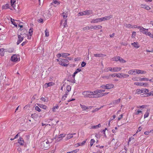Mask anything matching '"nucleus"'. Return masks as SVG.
<instances>
[{"label": "nucleus", "instance_id": "obj_33", "mask_svg": "<svg viewBox=\"0 0 153 153\" xmlns=\"http://www.w3.org/2000/svg\"><path fill=\"white\" fill-rule=\"evenodd\" d=\"M149 90L147 89H144L143 90V93H146V95H147V94L149 92Z\"/></svg>", "mask_w": 153, "mask_h": 153}, {"label": "nucleus", "instance_id": "obj_64", "mask_svg": "<svg viewBox=\"0 0 153 153\" xmlns=\"http://www.w3.org/2000/svg\"><path fill=\"white\" fill-rule=\"evenodd\" d=\"M73 137V136H68L67 137H66V138L65 139V140H68V139H70L71 138H72V137Z\"/></svg>", "mask_w": 153, "mask_h": 153}, {"label": "nucleus", "instance_id": "obj_40", "mask_svg": "<svg viewBox=\"0 0 153 153\" xmlns=\"http://www.w3.org/2000/svg\"><path fill=\"white\" fill-rule=\"evenodd\" d=\"M11 21L12 24H13L14 26L17 27V25L16 24V23L15 22H14V19H12L11 18Z\"/></svg>", "mask_w": 153, "mask_h": 153}, {"label": "nucleus", "instance_id": "obj_31", "mask_svg": "<svg viewBox=\"0 0 153 153\" xmlns=\"http://www.w3.org/2000/svg\"><path fill=\"white\" fill-rule=\"evenodd\" d=\"M59 64L60 65L64 66V67H67L68 65V64H66V63H65L62 62H59Z\"/></svg>", "mask_w": 153, "mask_h": 153}, {"label": "nucleus", "instance_id": "obj_23", "mask_svg": "<svg viewBox=\"0 0 153 153\" xmlns=\"http://www.w3.org/2000/svg\"><path fill=\"white\" fill-rule=\"evenodd\" d=\"M141 7L145 8L147 10H149L150 9L149 7L146 5L141 4Z\"/></svg>", "mask_w": 153, "mask_h": 153}, {"label": "nucleus", "instance_id": "obj_41", "mask_svg": "<svg viewBox=\"0 0 153 153\" xmlns=\"http://www.w3.org/2000/svg\"><path fill=\"white\" fill-rule=\"evenodd\" d=\"M123 73H119L117 74V77L119 78H123Z\"/></svg>", "mask_w": 153, "mask_h": 153}, {"label": "nucleus", "instance_id": "obj_58", "mask_svg": "<svg viewBox=\"0 0 153 153\" xmlns=\"http://www.w3.org/2000/svg\"><path fill=\"white\" fill-rule=\"evenodd\" d=\"M136 36V32L134 31L133 32L132 35L131 36V37L132 38H135Z\"/></svg>", "mask_w": 153, "mask_h": 153}, {"label": "nucleus", "instance_id": "obj_48", "mask_svg": "<svg viewBox=\"0 0 153 153\" xmlns=\"http://www.w3.org/2000/svg\"><path fill=\"white\" fill-rule=\"evenodd\" d=\"M109 75H110V77H115L116 76L117 77V74H116V73H114V74H109Z\"/></svg>", "mask_w": 153, "mask_h": 153}, {"label": "nucleus", "instance_id": "obj_3", "mask_svg": "<svg viewBox=\"0 0 153 153\" xmlns=\"http://www.w3.org/2000/svg\"><path fill=\"white\" fill-rule=\"evenodd\" d=\"M102 28V26L100 25H95V26H91V29L94 30H98L101 29Z\"/></svg>", "mask_w": 153, "mask_h": 153}, {"label": "nucleus", "instance_id": "obj_51", "mask_svg": "<svg viewBox=\"0 0 153 153\" xmlns=\"http://www.w3.org/2000/svg\"><path fill=\"white\" fill-rule=\"evenodd\" d=\"M67 81L73 83L75 82V79H67Z\"/></svg>", "mask_w": 153, "mask_h": 153}, {"label": "nucleus", "instance_id": "obj_29", "mask_svg": "<svg viewBox=\"0 0 153 153\" xmlns=\"http://www.w3.org/2000/svg\"><path fill=\"white\" fill-rule=\"evenodd\" d=\"M143 90H140V89H137L136 90V93L138 94H140L142 93H143Z\"/></svg>", "mask_w": 153, "mask_h": 153}, {"label": "nucleus", "instance_id": "obj_34", "mask_svg": "<svg viewBox=\"0 0 153 153\" xmlns=\"http://www.w3.org/2000/svg\"><path fill=\"white\" fill-rule=\"evenodd\" d=\"M80 105L81 107V108L82 109L83 111H85V110L88 109L87 107L85 105H82L81 104H80Z\"/></svg>", "mask_w": 153, "mask_h": 153}, {"label": "nucleus", "instance_id": "obj_57", "mask_svg": "<svg viewBox=\"0 0 153 153\" xmlns=\"http://www.w3.org/2000/svg\"><path fill=\"white\" fill-rule=\"evenodd\" d=\"M101 108V107H100L99 108H96L94 110H93L92 111V112L93 113H94L95 112L97 111H98L99 110H100Z\"/></svg>", "mask_w": 153, "mask_h": 153}, {"label": "nucleus", "instance_id": "obj_61", "mask_svg": "<svg viewBox=\"0 0 153 153\" xmlns=\"http://www.w3.org/2000/svg\"><path fill=\"white\" fill-rule=\"evenodd\" d=\"M65 135L64 134H61L59 135V138L64 137L65 136Z\"/></svg>", "mask_w": 153, "mask_h": 153}, {"label": "nucleus", "instance_id": "obj_26", "mask_svg": "<svg viewBox=\"0 0 153 153\" xmlns=\"http://www.w3.org/2000/svg\"><path fill=\"white\" fill-rule=\"evenodd\" d=\"M89 92V91H85L82 92V94L84 95V97H88Z\"/></svg>", "mask_w": 153, "mask_h": 153}, {"label": "nucleus", "instance_id": "obj_38", "mask_svg": "<svg viewBox=\"0 0 153 153\" xmlns=\"http://www.w3.org/2000/svg\"><path fill=\"white\" fill-rule=\"evenodd\" d=\"M59 106L58 105H56L55 106H54L53 108H52V111L54 112H55L56 111V109H57L58 108Z\"/></svg>", "mask_w": 153, "mask_h": 153}, {"label": "nucleus", "instance_id": "obj_45", "mask_svg": "<svg viewBox=\"0 0 153 153\" xmlns=\"http://www.w3.org/2000/svg\"><path fill=\"white\" fill-rule=\"evenodd\" d=\"M140 81H147L149 80L148 78H140Z\"/></svg>", "mask_w": 153, "mask_h": 153}, {"label": "nucleus", "instance_id": "obj_7", "mask_svg": "<svg viewBox=\"0 0 153 153\" xmlns=\"http://www.w3.org/2000/svg\"><path fill=\"white\" fill-rule=\"evenodd\" d=\"M54 83L53 82H50L48 83H46L45 84L44 86L45 88L50 87L54 85Z\"/></svg>", "mask_w": 153, "mask_h": 153}, {"label": "nucleus", "instance_id": "obj_52", "mask_svg": "<svg viewBox=\"0 0 153 153\" xmlns=\"http://www.w3.org/2000/svg\"><path fill=\"white\" fill-rule=\"evenodd\" d=\"M92 92L93 93V94H94L93 95L94 96V97L96 95V94H98L97 90L96 91H92Z\"/></svg>", "mask_w": 153, "mask_h": 153}, {"label": "nucleus", "instance_id": "obj_20", "mask_svg": "<svg viewBox=\"0 0 153 153\" xmlns=\"http://www.w3.org/2000/svg\"><path fill=\"white\" fill-rule=\"evenodd\" d=\"M93 94V93L92 92V91H89L88 97H89L90 98H94V94Z\"/></svg>", "mask_w": 153, "mask_h": 153}, {"label": "nucleus", "instance_id": "obj_11", "mask_svg": "<svg viewBox=\"0 0 153 153\" xmlns=\"http://www.w3.org/2000/svg\"><path fill=\"white\" fill-rule=\"evenodd\" d=\"M131 45L136 48H138L140 47L139 44L137 42H134V43H132Z\"/></svg>", "mask_w": 153, "mask_h": 153}, {"label": "nucleus", "instance_id": "obj_44", "mask_svg": "<svg viewBox=\"0 0 153 153\" xmlns=\"http://www.w3.org/2000/svg\"><path fill=\"white\" fill-rule=\"evenodd\" d=\"M121 63H124L126 62V61L125 60H124L122 58L120 57L119 61Z\"/></svg>", "mask_w": 153, "mask_h": 153}, {"label": "nucleus", "instance_id": "obj_16", "mask_svg": "<svg viewBox=\"0 0 153 153\" xmlns=\"http://www.w3.org/2000/svg\"><path fill=\"white\" fill-rule=\"evenodd\" d=\"M121 101L120 98H119L117 100H115L113 101V103L114 105H115L119 103Z\"/></svg>", "mask_w": 153, "mask_h": 153}, {"label": "nucleus", "instance_id": "obj_4", "mask_svg": "<svg viewBox=\"0 0 153 153\" xmlns=\"http://www.w3.org/2000/svg\"><path fill=\"white\" fill-rule=\"evenodd\" d=\"M113 16L111 15L105 16L101 18L102 21L105 20H108L112 18Z\"/></svg>", "mask_w": 153, "mask_h": 153}, {"label": "nucleus", "instance_id": "obj_43", "mask_svg": "<svg viewBox=\"0 0 153 153\" xmlns=\"http://www.w3.org/2000/svg\"><path fill=\"white\" fill-rule=\"evenodd\" d=\"M79 151V149H76L71 152H68L66 153H76L78 152Z\"/></svg>", "mask_w": 153, "mask_h": 153}, {"label": "nucleus", "instance_id": "obj_5", "mask_svg": "<svg viewBox=\"0 0 153 153\" xmlns=\"http://www.w3.org/2000/svg\"><path fill=\"white\" fill-rule=\"evenodd\" d=\"M102 21V20L101 18H97L95 19H92L91 21V23H97Z\"/></svg>", "mask_w": 153, "mask_h": 153}, {"label": "nucleus", "instance_id": "obj_35", "mask_svg": "<svg viewBox=\"0 0 153 153\" xmlns=\"http://www.w3.org/2000/svg\"><path fill=\"white\" fill-rule=\"evenodd\" d=\"M91 26L90 27L89 26H86L85 27L83 28V30H89L91 29Z\"/></svg>", "mask_w": 153, "mask_h": 153}, {"label": "nucleus", "instance_id": "obj_37", "mask_svg": "<svg viewBox=\"0 0 153 153\" xmlns=\"http://www.w3.org/2000/svg\"><path fill=\"white\" fill-rule=\"evenodd\" d=\"M62 16L64 19H66L67 18L68 16V14L64 12L62 13Z\"/></svg>", "mask_w": 153, "mask_h": 153}, {"label": "nucleus", "instance_id": "obj_42", "mask_svg": "<svg viewBox=\"0 0 153 153\" xmlns=\"http://www.w3.org/2000/svg\"><path fill=\"white\" fill-rule=\"evenodd\" d=\"M71 86L70 85H68L66 87V90L68 92L71 91Z\"/></svg>", "mask_w": 153, "mask_h": 153}, {"label": "nucleus", "instance_id": "obj_32", "mask_svg": "<svg viewBox=\"0 0 153 153\" xmlns=\"http://www.w3.org/2000/svg\"><path fill=\"white\" fill-rule=\"evenodd\" d=\"M120 57V56H116L115 57L113 58V61H115L116 62L119 61Z\"/></svg>", "mask_w": 153, "mask_h": 153}, {"label": "nucleus", "instance_id": "obj_53", "mask_svg": "<svg viewBox=\"0 0 153 153\" xmlns=\"http://www.w3.org/2000/svg\"><path fill=\"white\" fill-rule=\"evenodd\" d=\"M149 113L148 112H146L144 115V118H145L146 117H148L149 115Z\"/></svg>", "mask_w": 153, "mask_h": 153}, {"label": "nucleus", "instance_id": "obj_47", "mask_svg": "<svg viewBox=\"0 0 153 153\" xmlns=\"http://www.w3.org/2000/svg\"><path fill=\"white\" fill-rule=\"evenodd\" d=\"M63 25L64 26V27H65L68 26L67 24V19H66L64 21V22L63 24Z\"/></svg>", "mask_w": 153, "mask_h": 153}, {"label": "nucleus", "instance_id": "obj_8", "mask_svg": "<svg viewBox=\"0 0 153 153\" xmlns=\"http://www.w3.org/2000/svg\"><path fill=\"white\" fill-rule=\"evenodd\" d=\"M114 87V85L112 84H108L106 85V88L107 89H111Z\"/></svg>", "mask_w": 153, "mask_h": 153}, {"label": "nucleus", "instance_id": "obj_14", "mask_svg": "<svg viewBox=\"0 0 153 153\" xmlns=\"http://www.w3.org/2000/svg\"><path fill=\"white\" fill-rule=\"evenodd\" d=\"M122 68L120 67H114L113 68V72H118L121 70Z\"/></svg>", "mask_w": 153, "mask_h": 153}, {"label": "nucleus", "instance_id": "obj_1", "mask_svg": "<svg viewBox=\"0 0 153 153\" xmlns=\"http://www.w3.org/2000/svg\"><path fill=\"white\" fill-rule=\"evenodd\" d=\"M24 34H22V33L18 35V39L16 43L17 45L19 44L23 40L24 37Z\"/></svg>", "mask_w": 153, "mask_h": 153}, {"label": "nucleus", "instance_id": "obj_24", "mask_svg": "<svg viewBox=\"0 0 153 153\" xmlns=\"http://www.w3.org/2000/svg\"><path fill=\"white\" fill-rule=\"evenodd\" d=\"M2 9H7L9 8V5L8 4H6L4 5H3L2 6Z\"/></svg>", "mask_w": 153, "mask_h": 153}, {"label": "nucleus", "instance_id": "obj_39", "mask_svg": "<svg viewBox=\"0 0 153 153\" xmlns=\"http://www.w3.org/2000/svg\"><path fill=\"white\" fill-rule=\"evenodd\" d=\"M45 36L46 37H48L49 36V33L48 31L47 30V29H46V30H45Z\"/></svg>", "mask_w": 153, "mask_h": 153}, {"label": "nucleus", "instance_id": "obj_46", "mask_svg": "<svg viewBox=\"0 0 153 153\" xmlns=\"http://www.w3.org/2000/svg\"><path fill=\"white\" fill-rule=\"evenodd\" d=\"M151 95L153 96V91H151L150 92H149L147 93V95H146V96L148 97Z\"/></svg>", "mask_w": 153, "mask_h": 153}, {"label": "nucleus", "instance_id": "obj_60", "mask_svg": "<svg viewBox=\"0 0 153 153\" xmlns=\"http://www.w3.org/2000/svg\"><path fill=\"white\" fill-rule=\"evenodd\" d=\"M123 78H127L129 76V75L123 73Z\"/></svg>", "mask_w": 153, "mask_h": 153}, {"label": "nucleus", "instance_id": "obj_55", "mask_svg": "<svg viewBox=\"0 0 153 153\" xmlns=\"http://www.w3.org/2000/svg\"><path fill=\"white\" fill-rule=\"evenodd\" d=\"M33 31V28H30L29 31V33L30 34V36H31V34H32V33Z\"/></svg>", "mask_w": 153, "mask_h": 153}, {"label": "nucleus", "instance_id": "obj_9", "mask_svg": "<svg viewBox=\"0 0 153 153\" xmlns=\"http://www.w3.org/2000/svg\"><path fill=\"white\" fill-rule=\"evenodd\" d=\"M146 71L137 69H136V74H146Z\"/></svg>", "mask_w": 153, "mask_h": 153}, {"label": "nucleus", "instance_id": "obj_6", "mask_svg": "<svg viewBox=\"0 0 153 153\" xmlns=\"http://www.w3.org/2000/svg\"><path fill=\"white\" fill-rule=\"evenodd\" d=\"M135 28L139 29L141 32H143V31H145V30H148V29L142 27H141L139 26H137V25H135Z\"/></svg>", "mask_w": 153, "mask_h": 153}, {"label": "nucleus", "instance_id": "obj_56", "mask_svg": "<svg viewBox=\"0 0 153 153\" xmlns=\"http://www.w3.org/2000/svg\"><path fill=\"white\" fill-rule=\"evenodd\" d=\"M81 71V70L80 68H77L74 72L76 74H77L78 72L80 71Z\"/></svg>", "mask_w": 153, "mask_h": 153}, {"label": "nucleus", "instance_id": "obj_27", "mask_svg": "<svg viewBox=\"0 0 153 153\" xmlns=\"http://www.w3.org/2000/svg\"><path fill=\"white\" fill-rule=\"evenodd\" d=\"M70 54L68 53H61V56L62 57H66L68 56H69Z\"/></svg>", "mask_w": 153, "mask_h": 153}, {"label": "nucleus", "instance_id": "obj_25", "mask_svg": "<svg viewBox=\"0 0 153 153\" xmlns=\"http://www.w3.org/2000/svg\"><path fill=\"white\" fill-rule=\"evenodd\" d=\"M5 50L2 48L0 49V55L1 56H3L4 55Z\"/></svg>", "mask_w": 153, "mask_h": 153}, {"label": "nucleus", "instance_id": "obj_28", "mask_svg": "<svg viewBox=\"0 0 153 153\" xmlns=\"http://www.w3.org/2000/svg\"><path fill=\"white\" fill-rule=\"evenodd\" d=\"M37 105L41 108H43L44 109H46L47 108V107L45 105H41V104H37Z\"/></svg>", "mask_w": 153, "mask_h": 153}, {"label": "nucleus", "instance_id": "obj_19", "mask_svg": "<svg viewBox=\"0 0 153 153\" xmlns=\"http://www.w3.org/2000/svg\"><path fill=\"white\" fill-rule=\"evenodd\" d=\"M15 3H16V0H10L11 5L12 7L14 9H15Z\"/></svg>", "mask_w": 153, "mask_h": 153}, {"label": "nucleus", "instance_id": "obj_21", "mask_svg": "<svg viewBox=\"0 0 153 153\" xmlns=\"http://www.w3.org/2000/svg\"><path fill=\"white\" fill-rule=\"evenodd\" d=\"M18 143L21 145H24V140L22 138L20 137L18 140Z\"/></svg>", "mask_w": 153, "mask_h": 153}, {"label": "nucleus", "instance_id": "obj_59", "mask_svg": "<svg viewBox=\"0 0 153 153\" xmlns=\"http://www.w3.org/2000/svg\"><path fill=\"white\" fill-rule=\"evenodd\" d=\"M125 26L126 27L131 28V27L132 26V25H131V24H126L125 25Z\"/></svg>", "mask_w": 153, "mask_h": 153}, {"label": "nucleus", "instance_id": "obj_22", "mask_svg": "<svg viewBox=\"0 0 153 153\" xmlns=\"http://www.w3.org/2000/svg\"><path fill=\"white\" fill-rule=\"evenodd\" d=\"M134 85H138V86H142L144 85L145 84H146L147 85V83H143L140 82H135L134 83Z\"/></svg>", "mask_w": 153, "mask_h": 153}, {"label": "nucleus", "instance_id": "obj_12", "mask_svg": "<svg viewBox=\"0 0 153 153\" xmlns=\"http://www.w3.org/2000/svg\"><path fill=\"white\" fill-rule=\"evenodd\" d=\"M57 61H59V62H62L63 63H68V62L69 61L67 59H62L61 58L59 59H57Z\"/></svg>", "mask_w": 153, "mask_h": 153}, {"label": "nucleus", "instance_id": "obj_13", "mask_svg": "<svg viewBox=\"0 0 153 153\" xmlns=\"http://www.w3.org/2000/svg\"><path fill=\"white\" fill-rule=\"evenodd\" d=\"M43 143L44 144H45V143L46 144V147L45 148H48L49 146V144L51 143V142H50L48 140H44Z\"/></svg>", "mask_w": 153, "mask_h": 153}, {"label": "nucleus", "instance_id": "obj_30", "mask_svg": "<svg viewBox=\"0 0 153 153\" xmlns=\"http://www.w3.org/2000/svg\"><path fill=\"white\" fill-rule=\"evenodd\" d=\"M40 100L41 101H43V102H47L48 101V99L47 98H45V97H42V98H41Z\"/></svg>", "mask_w": 153, "mask_h": 153}, {"label": "nucleus", "instance_id": "obj_18", "mask_svg": "<svg viewBox=\"0 0 153 153\" xmlns=\"http://www.w3.org/2000/svg\"><path fill=\"white\" fill-rule=\"evenodd\" d=\"M136 69L135 70H131L129 71L128 72V74H136Z\"/></svg>", "mask_w": 153, "mask_h": 153}, {"label": "nucleus", "instance_id": "obj_62", "mask_svg": "<svg viewBox=\"0 0 153 153\" xmlns=\"http://www.w3.org/2000/svg\"><path fill=\"white\" fill-rule=\"evenodd\" d=\"M98 93H101L104 92L105 91L103 90H97Z\"/></svg>", "mask_w": 153, "mask_h": 153}, {"label": "nucleus", "instance_id": "obj_63", "mask_svg": "<svg viewBox=\"0 0 153 153\" xmlns=\"http://www.w3.org/2000/svg\"><path fill=\"white\" fill-rule=\"evenodd\" d=\"M86 65V63H85V62H82V63H81V66L82 67H84V66H85V65Z\"/></svg>", "mask_w": 153, "mask_h": 153}, {"label": "nucleus", "instance_id": "obj_54", "mask_svg": "<svg viewBox=\"0 0 153 153\" xmlns=\"http://www.w3.org/2000/svg\"><path fill=\"white\" fill-rule=\"evenodd\" d=\"M35 109L36 110L38 111L39 112L41 111L40 109L38 106H36L35 108Z\"/></svg>", "mask_w": 153, "mask_h": 153}, {"label": "nucleus", "instance_id": "obj_15", "mask_svg": "<svg viewBox=\"0 0 153 153\" xmlns=\"http://www.w3.org/2000/svg\"><path fill=\"white\" fill-rule=\"evenodd\" d=\"M94 56L95 57H102L106 56V55L103 54L101 53H97L94 54Z\"/></svg>", "mask_w": 153, "mask_h": 153}, {"label": "nucleus", "instance_id": "obj_2", "mask_svg": "<svg viewBox=\"0 0 153 153\" xmlns=\"http://www.w3.org/2000/svg\"><path fill=\"white\" fill-rule=\"evenodd\" d=\"M19 60V58H18V56L16 54H14L11 58V60L14 62H16Z\"/></svg>", "mask_w": 153, "mask_h": 153}, {"label": "nucleus", "instance_id": "obj_17", "mask_svg": "<svg viewBox=\"0 0 153 153\" xmlns=\"http://www.w3.org/2000/svg\"><path fill=\"white\" fill-rule=\"evenodd\" d=\"M86 140H87V139H86V140H85L83 141H82V143H78L77 144H75L76 146H83L85 143Z\"/></svg>", "mask_w": 153, "mask_h": 153}, {"label": "nucleus", "instance_id": "obj_10", "mask_svg": "<svg viewBox=\"0 0 153 153\" xmlns=\"http://www.w3.org/2000/svg\"><path fill=\"white\" fill-rule=\"evenodd\" d=\"M84 13L85 15L91 14L93 13V11L92 10H85L84 11Z\"/></svg>", "mask_w": 153, "mask_h": 153}, {"label": "nucleus", "instance_id": "obj_50", "mask_svg": "<svg viewBox=\"0 0 153 153\" xmlns=\"http://www.w3.org/2000/svg\"><path fill=\"white\" fill-rule=\"evenodd\" d=\"M95 142V140L93 139H92L91 140L90 145L91 146L93 145V143Z\"/></svg>", "mask_w": 153, "mask_h": 153}, {"label": "nucleus", "instance_id": "obj_36", "mask_svg": "<svg viewBox=\"0 0 153 153\" xmlns=\"http://www.w3.org/2000/svg\"><path fill=\"white\" fill-rule=\"evenodd\" d=\"M102 97V93H100L99 94H97L95 96L94 98H98L100 97Z\"/></svg>", "mask_w": 153, "mask_h": 153}, {"label": "nucleus", "instance_id": "obj_49", "mask_svg": "<svg viewBox=\"0 0 153 153\" xmlns=\"http://www.w3.org/2000/svg\"><path fill=\"white\" fill-rule=\"evenodd\" d=\"M102 78L103 79H109L110 78V75H108V76H102Z\"/></svg>", "mask_w": 153, "mask_h": 153}]
</instances>
